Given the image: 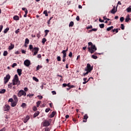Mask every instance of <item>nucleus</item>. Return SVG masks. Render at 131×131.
<instances>
[{
  "label": "nucleus",
  "instance_id": "1",
  "mask_svg": "<svg viewBox=\"0 0 131 131\" xmlns=\"http://www.w3.org/2000/svg\"><path fill=\"white\" fill-rule=\"evenodd\" d=\"M29 49L32 52V53H34L33 54V56H36L38 53V51H39V48L38 47L33 48V45H30L29 46Z\"/></svg>",
  "mask_w": 131,
  "mask_h": 131
},
{
  "label": "nucleus",
  "instance_id": "2",
  "mask_svg": "<svg viewBox=\"0 0 131 131\" xmlns=\"http://www.w3.org/2000/svg\"><path fill=\"white\" fill-rule=\"evenodd\" d=\"M89 46H91V47H88L89 52L91 53V54H94L96 51H97V47L96 46L93 45L92 42H89L88 43Z\"/></svg>",
  "mask_w": 131,
  "mask_h": 131
},
{
  "label": "nucleus",
  "instance_id": "3",
  "mask_svg": "<svg viewBox=\"0 0 131 131\" xmlns=\"http://www.w3.org/2000/svg\"><path fill=\"white\" fill-rule=\"evenodd\" d=\"M12 83L13 85H19L20 84V80H19V78L18 77V75L16 74L12 80Z\"/></svg>",
  "mask_w": 131,
  "mask_h": 131
},
{
  "label": "nucleus",
  "instance_id": "4",
  "mask_svg": "<svg viewBox=\"0 0 131 131\" xmlns=\"http://www.w3.org/2000/svg\"><path fill=\"white\" fill-rule=\"evenodd\" d=\"M17 96L19 97H22V96L25 97V96H26V92H25L23 90H21L17 93Z\"/></svg>",
  "mask_w": 131,
  "mask_h": 131
},
{
  "label": "nucleus",
  "instance_id": "5",
  "mask_svg": "<svg viewBox=\"0 0 131 131\" xmlns=\"http://www.w3.org/2000/svg\"><path fill=\"white\" fill-rule=\"evenodd\" d=\"M93 67L91 66V64L88 63L86 67L85 68V71H89L91 72L93 70Z\"/></svg>",
  "mask_w": 131,
  "mask_h": 131
},
{
  "label": "nucleus",
  "instance_id": "6",
  "mask_svg": "<svg viewBox=\"0 0 131 131\" xmlns=\"http://www.w3.org/2000/svg\"><path fill=\"white\" fill-rule=\"evenodd\" d=\"M11 78V76L10 74H8L6 77H4V84H6L7 82H9V80H10Z\"/></svg>",
  "mask_w": 131,
  "mask_h": 131
},
{
  "label": "nucleus",
  "instance_id": "7",
  "mask_svg": "<svg viewBox=\"0 0 131 131\" xmlns=\"http://www.w3.org/2000/svg\"><path fill=\"white\" fill-rule=\"evenodd\" d=\"M31 64V63L30 62V60L28 59H26L24 61V64L25 65V66H27V67H28L29 66H30Z\"/></svg>",
  "mask_w": 131,
  "mask_h": 131
},
{
  "label": "nucleus",
  "instance_id": "8",
  "mask_svg": "<svg viewBox=\"0 0 131 131\" xmlns=\"http://www.w3.org/2000/svg\"><path fill=\"white\" fill-rule=\"evenodd\" d=\"M10 109H11V107L10 106V105H8V104L5 105V106L4 107V111H9V110H10Z\"/></svg>",
  "mask_w": 131,
  "mask_h": 131
},
{
  "label": "nucleus",
  "instance_id": "9",
  "mask_svg": "<svg viewBox=\"0 0 131 131\" xmlns=\"http://www.w3.org/2000/svg\"><path fill=\"white\" fill-rule=\"evenodd\" d=\"M117 12V8H116V10H115V7H113L112 10L110 11L111 14H115Z\"/></svg>",
  "mask_w": 131,
  "mask_h": 131
},
{
  "label": "nucleus",
  "instance_id": "10",
  "mask_svg": "<svg viewBox=\"0 0 131 131\" xmlns=\"http://www.w3.org/2000/svg\"><path fill=\"white\" fill-rule=\"evenodd\" d=\"M17 72L18 75H19V76H21V75H22V69H18L17 70Z\"/></svg>",
  "mask_w": 131,
  "mask_h": 131
},
{
  "label": "nucleus",
  "instance_id": "11",
  "mask_svg": "<svg viewBox=\"0 0 131 131\" xmlns=\"http://www.w3.org/2000/svg\"><path fill=\"white\" fill-rule=\"evenodd\" d=\"M14 48H15V45H14V44H13V43H11L10 46H9V47L8 48V50H13V49H14Z\"/></svg>",
  "mask_w": 131,
  "mask_h": 131
},
{
  "label": "nucleus",
  "instance_id": "12",
  "mask_svg": "<svg viewBox=\"0 0 131 131\" xmlns=\"http://www.w3.org/2000/svg\"><path fill=\"white\" fill-rule=\"evenodd\" d=\"M29 119H30V117H29V116H27V117L24 120V123H26V122H27V121H28Z\"/></svg>",
  "mask_w": 131,
  "mask_h": 131
},
{
  "label": "nucleus",
  "instance_id": "13",
  "mask_svg": "<svg viewBox=\"0 0 131 131\" xmlns=\"http://www.w3.org/2000/svg\"><path fill=\"white\" fill-rule=\"evenodd\" d=\"M50 125V122L49 121H45L43 122V126H49Z\"/></svg>",
  "mask_w": 131,
  "mask_h": 131
},
{
  "label": "nucleus",
  "instance_id": "14",
  "mask_svg": "<svg viewBox=\"0 0 131 131\" xmlns=\"http://www.w3.org/2000/svg\"><path fill=\"white\" fill-rule=\"evenodd\" d=\"M56 112H53L50 115V118H53L55 115H56Z\"/></svg>",
  "mask_w": 131,
  "mask_h": 131
},
{
  "label": "nucleus",
  "instance_id": "15",
  "mask_svg": "<svg viewBox=\"0 0 131 131\" xmlns=\"http://www.w3.org/2000/svg\"><path fill=\"white\" fill-rule=\"evenodd\" d=\"M17 105V101H13L11 103V107H15Z\"/></svg>",
  "mask_w": 131,
  "mask_h": 131
},
{
  "label": "nucleus",
  "instance_id": "16",
  "mask_svg": "<svg viewBox=\"0 0 131 131\" xmlns=\"http://www.w3.org/2000/svg\"><path fill=\"white\" fill-rule=\"evenodd\" d=\"M38 115H39V112L37 111L36 113H34V115H33V117L35 118L37 116H38Z\"/></svg>",
  "mask_w": 131,
  "mask_h": 131
},
{
  "label": "nucleus",
  "instance_id": "17",
  "mask_svg": "<svg viewBox=\"0 0 131 131\" xmlns=\"http://www.w3.org/2000/svg\"><path fill=\"white\" fill-rule=\"evenodd\" d=\"M13 19L14 20H15L16 21H18V20L19 19V17L18 16V15H15L13 17Z\"/></svg>",
  "mask_w": 131,
  "mask_h": 131
},
{
  "label": "nucleus",
  "instance_id": "18",
  "mask_svg": "<svg viewBox=\"0 0 131 131\" xmlns=\"http://www.w3.org/2000/svg\"><path fill=\"white\" fill-rule=\"evenodd\" d=\"M130 20V18H129V15H127L125 19V22H128Z\"/></svg>",
  "mask_w": 131,
  "mask_h": 131
},
{
  "label": "nucleus",
  "instance_id": "19",
  "mask_svg": "<svg viewBox=\"0 0 131 131\" xmlns=\"http://www.w3.org/2000/svg\"><path fill=\"white\" fill-rule=\"evenodd\" d=\"M13 85H14L12 83H9L8 85V87L9 89H12V86H13Z\"/></svg>",
  "mask_w": 131,
  "mask_h": 131
},
{
  "label": "nucleus",
  "instance_id": "20",
  "mask_svg": "<svg viewBox=\"0 0 131 131\" xmlns=\"http://www.w3.org/2000/svg\"><path fill=\"white\" fill-rule=\"evenodd\" d=\"M74 25V23L73 21H71L69 24V27H73Z\"/></svg>",
  "mask_w": 131,
  "mask_h": 131
},
{
  "label": "nucleus",
  "instance_id": "21",
  "mask_svg": "<svg viewBox=\"0 0 131 131\" xmlns=\"http://www.w3.org/2000/svg\"><path fill=\"white\" fill-rule=\"evenodd\" d=\"M13 99L15 100V102H18V97H17V96L14 95L13 96Z\"/></svg>",
  "mask_w": 131,
  "mask_h": 131
},
{
  "label": "nucleus",
  "instance_id": "22",
  "mask_svg": "<svg viewBox=\"0 0 131 131\" xmlns=\"http://www.w3.org/2000/svg\"><path fill=\"white\" fill-rule=\"evenodd\" d=\"M9 30H10V28H7L6 29H5L4 31V33H7L9 31Z\"/></svg>",
  "mask_w": 131,
  "mask_h": 131
},
{
  "label": "nucleus",
  "instance_id": "23",
  "mask_svg": "<svg viewBox=\"0 0 131 131\" xmlns=\"http://www.w3.org/2000/svg\"><path fill=\"white\" fill-rule=\"evenodd\" d=\"M113 28H114V27L111 26V27H110L107 28L106 29V30H107V31H110V30H112V29H113Z\"/></svg>",
  "mask_w": 131,
  "mask_h": 131
},
{
  "label": "nucleus",
  "instance_id": "24",
  "mask_svg": "<svg viewBox=\"0 0 131 131\" xmlns=\"http://www.w3.org/2000/svg\"><path fill=\"white\" fill-rule=\"evenodd\" d=\"M43 14H44L46 17H48V16H49V14H48V11L47 10L44 11L43 12Z\"/></svg>",
  "mask_w": 131,
  "mask_h": 131
},
{
  "label": "nucleus",
  "instance_id": "25",
  "mask_svg": "<svg viewBox=\"0 0 131 131\" xmlns=\"http://www.w3.org/2000/svg\"><path fill=\"white\" fill-rule=\"evenodd\" d=\"M41 103V101H38L36 102L37 107H39V105H40V103Z\"/></svg>",
  "mask_w": 131,
  "mask_h": 131
},
{
  "label": "nucleus",
  "instance_id": "26",
  "mask_svg": "<svg viewBox=\"0 0 131 131\" xmlns=\"http://www.w3.org/2000/svg\"><path fill=\"white\" fill-rule=\"evenodd\" d=\"M5 93H6L5 89H2V90H0V94H5Z\"/></svg>",
  "mask_w": 131,
  "mask_h": 131
},
{
  "label": "nucleus",
  "instance_id": "27",
  "mask_svg": "<svg viewBox=\"0 0 131 131\" xmlns=\"http://www.w3.org/2000/svg\"><path fill=\"white\" fill-rule=\"evenodd\" d=\"M3 56H4V57L8 56V51H4L3 53Z\"/></svg>",
  "mask_w": 131,
  "mask_h": 131
},
{
  "label": "nucleus",
  "instance_id": "28",
  "mask_svg": "<svg viewBox=\"0 0 131 131\" xmlns=\"http://www.w3.org/2000/svg\"><path fill=\"white\" fill-rule=\"evenodd\" d=\"M100 28H104L105 27V25L104 24H99Z\"/></svg>",
  "mask_w": 131,
  "mask_h": 131
},
{
  "label": "nucleus",
  "instance_id": "29",
  "mask_svg": "<svg viewBox=\"0 0 131 131\" xmlns=\"http://www.w3.org/2000/svg\"><path fill=\"white\" fill-rule=\"evenodd\" d=\"M33 80H35V81H36V82H38L39 81L38 79H37V78H36V77H33Z\"/></svg>",
  "mask_w": 131,
  "mask_h": 131
},
{
  "label": "nucleus",
  "instance_id": "30",
  "mask_svg": "<svg viewBox=\"0 0 131 131\" xmlns=\"http://www.w3.org/2000/svg\"><path fill=\"white\" fill-rule=\"evenodd\" d=\"M46 41H47V39H46V38H43L42 39V43H43V45H45V43H46Z\"/></svg>",
  "mask_w": 131,
  "mask_h": 131
},
{
  "label": "nucleus",
  "instance_id": "31",
  "mask_svg": "<svg viewBox=\"0 0 131 131\" xmlns=\"http://www.w3.org/2000/svg\"><path fill=\"white\" fill-rule=\"evenodd\" d=\"M22 10L23 11H25V13H26V12L27 13H28V10H27V9H26V8H23Z\"/></svg>",
  "mask_w": 131,
  "mask_h": 131
},
{
  "label": "nucleus",
  "instance_id": "32",
  "mask_svg": "<svg viewBox=\"0 0 131 131\" xmlns=\"http://www.w3.org/2000/svg\"><path fill=\"white\" fill-rule=\"evenodd\" d=\"M25 43L28 45V43H29V39L28 38H26L25 39Z\"/></svg>",
  "mask_w": 131,
  "mask_h": 131
},
{
  "label": "nucleus",
  "instance_id": "33",
  "mask_svg": "<svg viewBox=\"0 0 131 131\" xmlns=\"http://www.w3.org/2000/svg\"><path fill=\"white\" fill-rule=\"evenodd\" d=\"M92 58L93 59H95L96 60V59H98V56H96L95 55H92Z\"/></svg>",
  "mask_w": 131,
  "mask_h": 131
},
{
  "label": "nucleus",
  "instance_id": "34",
  "mask_svg": "<svg viewBox=\"0 0 131 131\" xmlns=\"http://www.w3.org/2000/svg\"><path fill=\"white\" fill-rule=\"evenodd\" d=\"M126 11L128 13H130L131 12V8L130 7H128L127 9H126Z\"/></svg>",
  "mask_w": 131,
  "mask_h": 131
},
{
  "label": "nucleus",
  "instance_id": "35",
  "mask_svg": "<svg viewBox=\"0 0 131 131\" xmlns=\"http://www.w3.org/2000/svg\"><path fill=\"white\" fill-rule=\"evenodd\" d=\"M26 106H27V105L25 103H23L21 105V107L23 108H24V107H26Z\"/></svg>",
  "mask_w": 131,
  "mask_h": 131
},
{
  "label": "nucleus",
  "instance_id": "36",
  "mask_svg": "<svg viewBox=\"0 0 131 131\" xmlns=\"http://www.w3.org/2000/svg\"><path fill=\"white\" fill-rule=\"evenodd\" d=\"M89 118V116H88V114H85L84 116L83 119L86 120Z\"/></svg>",
  "mask_w": 131,
  "mask_h": 131
},
{
  "label": "nucleus",
  "instance_id": "37",
  "mask_svg": "<svg viewBox=\"0 0 131 131\" xmlns=\"http://www.w3.org/2000/svg\"><path fill=\"white\" fill-rule=\"evenodd\" d=\"M113 32H116L117 33L118 32V29H114L112 30Z\"/></svg>",
  "mask_w": 131,
  "mask_h": 131
},
{
  "label": "nucleus",
  "instance_id": "38",
  "mask_svg": "<svg viewBox=\"0 0 131 131\" xmlns=\"http://www.w3.org/2000/svg\"><path fill=\"white\" fill-rule=\"evenodd\" d=\"M86 71V72L83 74V76H85V75H87V74H89V73H90V72L89 71Z\"/></svg>",
  "mask_w": 131,
  "mask_h": 131
},
{
  "label": "nucleus",
  "instance_id": "39",
  "mask_svg": "<svg viewBox=\"0 0 131 131\" xmlns=\"http://www.w3.org/2000/svg\"><path fill=\"white\" fill-rule=\"evenodd\" d=\"M42 66H40L39 65H38L37 67H36V70H39L40 68H42Z\"/></svg>",
  "mask_w": 131,
  "mask_h": 131
},
{
  "label": "nucleus",
  "instance_id": "40",
  "mask_svg": "<svg viewBox=\"0 0 131 131\" xmlns=\"http://www.w3.org/2000/svg\"><path fill=\"white\" fill-rule=\"evenodd\" d=\"M51 110V108H47L45 110V112H46V113H48Z\"/></svg>",
  "mask_w": 131,
  "mask_h": 131
},
{
  "label": "nucleus",
  "instance_id": "41",
  "mask_svg": "<svg viewBox=\"0 0 131 131\" xmlns=\"http://www.w3.org/2000/svg\"><path fill=\"white\" fill-rule=\"evenodd\" d=\"M121 29H122V30H124V25L123 24L121 25Z\"/></svg>",
  "mask_w": 131,
  "mask_h": 131
},
{
  "label": "nucleus",
  "instance_id": "42",
  "mask_svg": "<svg viewBox=\"0 0 131 131\" xmlns=\"http://www.w3.org/2000/svg\"><path fill=\"white\" fill-rule=\"evenodd\" d=\"M57 60L58 61V62H60V61H61V57L60 56H58L57 58Z\"/></svg>",
  "mask_w": 131,
  "mask_h": 131
},
{
  "label": "nucleus",
  "instance_id": "43",
  "mask_svg": "<svg viewBox=\"0 0 131 131\" xmlns=\"http://www.w3.org/2000/svg\"><path fill=\"white\" fill-rule=\"evenodd\" d=\"M37 98H38L39 100H41L42 99V96L41 95H38Z\"/></svg>",
  "mask_w": 131,
  "mask_h": 131
},
{
  "label": "nucleus",
  "instance_id": "44",
  "mask_svg": "<svg viewBox=\"0 0 131 131\" xmlns=\"http://www.w3.org/2000/svg\"><path fill=\"white\" fill-rule=\"evenodd\" d=\"M3 28H4L3 25H0V33L2 32V30H3Z\"/></svg>",
  "mask_w": 131,
  "mask_h": 131
},
{
  "label": "nucleus",
  "instance_id": "45",
  "mask_svg": "<svg viewBox=\"0 0 131 131\" xmlns=\"http://www.w3.org/2000/svg\"><path fill=\"white\" fill-rule=\"evenodd\" d=\"M97 30H98V29H92L90 30V31L91 32H92V31H95V32H96V31H97Z\"/></svg>",
  "mask_w": 131,
  "mask_h": 131
},
{
  "label": "nucleus",
  "instance_id": "46",
  "mask_svg": "<svg viewBox=\"0 0 131 131\" xmlns=\"http://www.w3.org/2000/svg\"><path fill=\"white\" fill-rule=\"evenodd\" d=\"M62 54H63V56H67V53H66V52L65 51H62Z\"/></svg>",
  "mask_w": 131,
  "mask_h": 131
},
{
  "label": "nucleus",
  "instance_id": "47",
  "mask_svg": "<svg viewBox=\"0 0 131 131\" xmlns=\"http://www.w3.org/2000/svg\"><path fill=\"white\" fill-rule=\"evenodd\" d=\"M72 52H70V53L69 54V57H70V58H72Z\"/></svg>",
  "mask_w": 131,
  "mask_h": 131
},
{
  "label": "nucleus",
  "instance_id": "48",
  "mask_svg": "<svg viewBox=\"0 0 131 131\" xmlns=\"http://www.w3.org/2000/svg\"><path fill=\"white\" fill-rule=\"evenodd\" d=\"M16 66H17V63H13L12 67V68H14L16 67Z\"/></svg>",
  "mask_w": 131,
  "mask_h": 131
},
{
  "label": "nucleus",
  "instance_id": "49",
  "mask_svg": "<svg viewBox=\"0 0 131 131\" xmlns=\"http://www.w3.org/2000/svg\"><path fill=\"white\" fill-rule=\"evenodd\" d=\"M120 21L121 22H122L123 21H124V17H121L120 18Z\"/></svg>",
  "mask_w": 131,
  "mask_h": 131
},
{
  "label": "nucleus",
  "instance_id": "50",
  "mask_svg": "<svg viewBox=\"0 0 131 131\" xmlns=\"http://www.w3.org/2000/svg\"><path fill=\"white\" fill-rule=\"evenodd\" d=\"M20 32V29H18L17 30L15 31L16 34H18Z\"/></svg>",
  "mask_w": 131,
  "mask_h": 131
},
{
  "label": "nucleus",
  "instance_id": "51",
  "mask_svg": "<svg viewBox=\"0 0 131 131\" xmlns=\"http://www.w3.org/2000/svg\"><path fill=\"white\" fill-rule=\"evenodd\" d=\"M90 79H91V78H89V80L86 81H84V82H83V84H85V83H87L88 82H89Z\"/></svg>",
  "mask_w": 131,
  "mask_h": 131
},
{
  "label": "nucleus",
  "instance_id": "52",
  "mask_svg": "<svg viewBox=\"0 0 131 131\" xmlns=\"http://www.w3.org/2000/svg\"><path fill=\"white\" fill-rule=\"evenodd\" d=\"M33 111H36V110H37V107H36V106H33Z\"/></svg>",
  "mask_w": 131,
  "mask_h": 131
},
{
  "label": "nucleus",
  "instance_id": "53",
  "mask_svg": "<svg viewBox=\"0 0 131 131\" xmlns=\"http://www.w3.org/2000/svg\"><path fill=\"white\" fill-rule=\"evenodd\" d=\"M8 102L12 103V102H14V100H13V98H10L9 99Z\"/></svg>",
  "mask_w": 131,
  "mask_h": 131
},
{
  "label": "nucleus",
  "instance_id": "54",
  "mask_svg": "<svg viewBox=\"0 0 131 131\" xmlns=\"http://www.w3.org/2000/svg\"><path fill=\"white\" fill-rule=\"evenodd\" d=\"M91 28H93V26L92 25L86 27V29H91Z\"/></svg>",
  "mask_w": 131,
  "mask_h": 131
},
{
  "label": "nucleus",
  "instance_id": "55",
  "mask_svg": "<svg viewBox=\"0 0 131 131\" xmlns=\"http://www.w3.org/2000/svg\"><path fill=\"white\" fill-rule=\"evenodd\" d=\"M49 32H50V31L48 30H46L45 31V34H48V33H49Z\"/></svg>",
  "mask_w": 131,
  "mask_h": 131
},
{
  "label": "nucleus",
  "instance_id": "56",
  "mask_svg": "<svg viewBox=\"0 0 131 131\" xmlns=\"http://www.w3.org/2000/svg\"><path fill=\"white\" fill-rule=\"evenodd\" d=\"M52 94L53 95H56V94H57V93L56 92V91H52Z\"/></svg>",
  "mask_w": 131,
  "mask_h": 131
},
{
  "label": "nucleus",
  "instance_id": "57",
  "mask_svg": "<svg viewBox=\"0 0 131 131\" xmlns=\"http://www.w3.org/2000/svg\"><path fill=\"white\" fill-rule=\"evenodd\" d=\"M21 53H22V54H26V51L23 50H21Z\"/></svg>",
  "mask_w": 131,
  "mask_h": 131
},
{
  "label": "nucleus",
  "instance_id": "58",
  "mask_svg": "<svg viewBox=\"0 0 131 131\" xmlns=\"http://www.w3.org/2000/svg\"><path fill=\"white\" fill-rule=\"evenodd\" d=\"M99 22H101V23H104V20H103L101 18H99Z\"/></svg>",
  "mask_w": 131,
  "mask_h": 131
},
{
  "label": "nucleus",
  "instance_id": "59",
  "mask_svg": "<svg viewBox=\"0 0 131 131\" xmlns=\"http://www.w3.org/2000/svg\"><path fill=\"white\" fill-rule=\"evenodd\" d=\"M50 128H49V127H46L45 128V131H50Z\"/></svg>",
  "mask_w": 131,
  "mask_h": 131
},
{
  "label": "nucleus",
  "instance_id": "60",
  "mask_svg": "<svg viewBox=\"0 0 131 131\" xmlns=\"http://www.w3.org/2000/svg\"><path fill=\"white\" fill-rule=\"evenodd\" d=\"M76 20H77V21H79V16H77Z\"/></svg>",
  "mask_w": 131,
  "mask_h": 131
},
{
  "label": "nucleus",
  "instance_id": "61",
  "mask_svg": "<svg viewBox=\"0 0 131 131\" xmlns=\"http://www.w3.org/2000/svg\"><path fill=\"white\" fill-rule=\"evenodd\" d=\"M15 54L16 55H19V54H20V52H19V51H17L16 52H15Z\"/></svg>",
  "mask_w": 131,
  "mask_h": 131
},
{
  "label": "nucleus",
  "instance_id": "62",
  "mask_svg": "<svg viewBox=\"0 0 131 131\" xmlns=\"http://www.w3.org/2000/svg\"><path fill=\"white\" fill-rule=\"evenodd\" d=\"M24 91H25V92H28V88H24Z\"/></svg>",
  "mask_w": 131,
  "mask_h": 131
},
{
  "label": "nucleus",
  "instance_id": "63",
  "mask_svg": "<svg viewBox=\"0 0 131 131\" xmlns=\"http://www.w3.org/2000/svg\"><path fill=\"white\" fill-rule=\"evenodd\" d=\"M0 131H6V127H4L0 130Z\"/></svg>",
  "mask_w": 131,
  "mask_h": 131
},
{
  "label": "nucleus",
  "instance_id": "64",
  "mask_svg": "<svg viewBox=\"0 0 131 131\" xmlns=\"http://www.w3.org/2000/svg\"><path fill=\"white\" fill-rule=\"evenodd\" d=\"M36 36L38 38H39V37H40V35L39 34H37Z\"/></svg>",
  "mask_w": 131,
  "mask_h": 131
}]
</instances>
